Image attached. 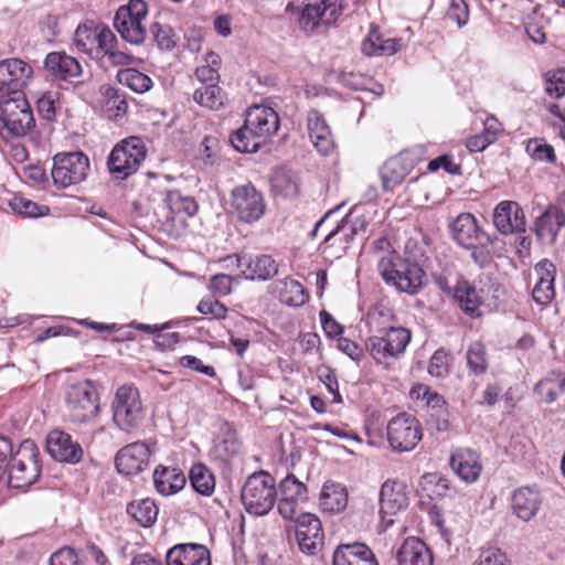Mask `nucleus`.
<instances>
[{
	"label": "nucleus",
	"instance_id": "obj_1",
	"mask_svg": "<svg viewBox=\"0 0 565 565\" xmlns=\"http://www.w3.org/2000/svg\"><path fill=\"white\" fill-rule=\"evenodd\" d=\"M41 471L40 449L33 440L24 439L14 449L11 439L0 436V482L7 478L9 487H29Z\"/></svg>",
	"mask_w": 565,
	"mask_h": 565
},
{
	"label": "nucleus",
	"instance_id": "obj_2",
	"mask_svg": "<svg viewBox=\"0 0 565 565\" xmlns=\"http://www.w3.org/2000/svg\"><path fill=\"white\" fill-rule=\"evenodd\" d=\"M377 269L384 281L399 292L416 295L424 285L423 268L416 262L403 259L396 253L382 257Z\"/></svg>",
	"mask_w": 565,
	"mask_h": 565
},
{
	"label": "nucleus",
	"instance_id": "obj_3",
	"mask_svg": "<svg viewBox=\"0 0 565 565\" xmlns=\"http://www.w3.org/2000/svg\"><path fill=\"white\" fill-rule=\"evenodd\" d=\"M241 498L249 514H267L277 500L274 477L264 470L252 473L243 486Z\"/></svg>",
	"mask_w": 565,
	"mask_h": 565
},
{
	"label": "nucleus",
	"instance_id": "obj_4",
	"mask_svg": "<svg viewBox=\"0 0 565 565\" xmlns=\"http://www.w3.org/2000/svg\"><path fill=\"white\" fill-rule=\"evenodd\" d=\"M65 404L71 420L85 423L94 418L99 409V394L89 380L71 383L65 388Z\"/></svg>",
	"mask_w": 565,
	"mask_h": 565
},
{
	"label": "nucleus",
	"instance_id": "obj_5",
	"mask_svg": "<svg viewBox=\"0 0 565 565\" xmlns=\"http://www.w3.org/2000/svg\"><path fill=\"white\" fill-rule=\"evenodd\" d=\"M148 4L143 0H130L121 6L114 18V26L128 43L139 45L145 42L147 29L143 21L148 15Z\"/></svg>",
	"mask_w": 565,
	"mask_h": 565
},
{
	"label": "nucleus",
	"instance_id": "obj_6",
	"mask_svg": "<svg viewBox=\"0 0 565 565\" xmlns=\"http://www.w3.org/2000/svg\"><path fill=\"white\" fill-rule=\"evenodd\" d=\"M0 120L13 137H23L34 128L35 120L23 92L0 99Z\"/></svg>",
	"mask_w": 565,
	"mask_h": 565
},
{
	"label": "nucleus",
	"instance_id": "obj_7",
	"mask_svg": "<svg viewBox=\"0 0 565 565\" xmlns=\"http://www.w3.org/2000/svg\"><path fill=\"white\" fill-rule=\"evenodd\" d=\"M142 419V406L139 392L131 385H124L116 392L113 402V422L121 430L129 433L137 428Z\"/></svg>",
	"mask_w": 565,
	"mask_h": 565
},
{
	"label": "nucleus",
	"instance_id": "obj_8",
	"mask_svg": "<svg viewBox=\"0 0 565 565\" xmlns=\"http://www.w3.org/2000/svg\"><path fill=\"white\" fill-rule=\"evenodd\" d=\"M143 158L145 150L139 138L122 140L108 156V172L117 180H125L138 170Z\"/></svg>",
	"mask_w": 565,
	"mask_h": 565
},
{
	"label": "nucleus",
	"instance_id": "obj_9",
	"mask_svg": "<svg viewBox=\"0 0 565 565\" xmlns=\"http://www.w3.org/2000/svg\"><path fill=\"white\" fill-rule=\"evenodd\" d=\"M89 170V160L83 152L57 153L53 158L52 178L56 185L66 188L84 181Z\"/></svg>",
	"mask_w": 565,
	"mask_h": 565
},
{
	"label": "nucleus",
	"instance_id": "obj_10",
	"mask_svg": "<svg viewBox=\"0 0 565 565\" xmlns=\"http://www.w3.org/2000/svg\"><path fill=\"white\" fill-rule=\"evenodd\" d=\"M422 427L419 422L406 413L393 417L386 426V438L395 451H411L420 441Z\"/></svg>",
	"mask_w": 565,
	"mask_h": 565
},
{
	"label": "nucleus",
	"instance_id": "obj_11",
	"mask_svg": "<svg viewBox=\"0 0 565 565\" xmlns=\"http://www.w3.org/2000/svg\"><path fill=\"white\" fill-rule=\"evenodd\" d=\"M411 331L403 327H390L383 337L366 340V350L377 362L387 358H398L411 341Z\"/></svg>",
	"mask_w": 565,
	"mask_h": 565
},
{
	"label": "nucleus",
	"instance_id": "obj_12",
	"mask_svg": "<svg viewBox=\"0 0 565 565\" xmlns=\"http://www.w3.org/2000/svg\"><path fill=\"white\" fill-rule=\"evenodd\" d=\"M343 8L337 0H307L299 18L300 28L312 33L321 22L330 25L339 19Z\"/></svg>",
	"mask_w": 565,
	"mask_h": 565
},
{
	"label": "nucleus",
	"instance_id": "obj_13",
	"mask_svg": "<svg viewBox=\"0 0 565 565\" xmlns=\"http://www.w3.org/2000/svg\"><path fill=\"white\" fill-rule=\"evenodd\" d=\"M231 196L233 212L242 222L253 223L264 215V198L254 185H238L233 189Z\"/></svg>",
	"mask_w": 565,
	"mask_h": 565
},
{
	"label": "nucleus",
	"instance_id": "obj_14",
	"mask_svg": "<svg viewBox=\"0 0 565 565\" xmlns=\"http://www.w3.org/2000/svg\"><path fill=\"white\" fill-rule=\"evenodd\" d=\"M77 49L90 57L102 58L106 54V25L94 20L79 24L74 34Z\"/></svg>",
	"mask_w": 565,
	"mask_h": 565
},
{
	"label": "nucleus",
	"instance_id": "obj_15",
	"mask_svg": "<svg viewBox=\"0 0 565 565\" xmlns=\"http://www.w3.org/2000/svg\"><path fill=\"white\" fill-rule=\"evenodd\" d=\"M278 512L286 520H292L298 513L300 503L307 501V486L292 473L287 475L278 486Z\"/></svg>",
	"mask_w": 565,
	"mask_h": 565
},
{
	"label": "nucleus",
	"instance_id": "obj_16",
	"mask_svg": "<svg viewBox=\"0 0 565 565\" xmlns=\"http://www.w3.org/2000/svg\"><path fill=\"white\" fill-rule=\"evenodd\" d=\"M407 504L406 486L399 481L386 480L380 492V514L386 529L394 524L392 516Z\"/></svg>",
	"mask_w": 565,
	"mask_h": 565
},
{
	"label": "nucleus",
	"instance_id": "obj_17",
	"mask_svg": "<svg viewBox=\"0 0 565 565\" xmlns=\"http://www.w3.org/2000/svg\"><path fill=\"white\" fill-rule=\"evenodd\" d=\"M150 456L151 450L146 443H131L117 452L115 466L117 471L121 475H138L149 466Z\"/></svg>",
	"mask_w": 565,
	"mask_h": 565
},
{
	"label": "nucleus",
	"instance_id": "obj_18",
	"mask_svg": "<svg viewBox=\"0 0 565 565\" xmlns=\"http://www.w3.org/2000/svg\"><path fill=\"white\" fill-rule=\"evenodd\" d=\"M493 224L503 235L524 234L526 232L524 211L515 201H501L495 205Z\"/></svg>",
	"mask_w": 565,
	"mask_h": 565
},
{
	"label": "nucleus",
	"instance_id": "obj_19",
	"mask_svg": "<svg viewBox=\"0 0 565 565\" xmlns=\"http://www.w3.org/2000/svg\"><path fill=\"white\" fill-rule=\"evenodd\" d=\"M31 67L19 58L0 61V99H7L14 92H22L25 79L31 75Z\"/></svg>",
	"mask_w": 565,
	"mask_h": 565
},
{
	"label": "nucleus",
	"instance_id": "obj_20",
	"mask_svg": "<svg viewBox=\"0 0 565 565\" xmlns=\"http://www.w3.org/2000/svg\"><path fill=\"white\" fill-rule=\"evenodd\" d=\"M563 226H565V210L556 204H548L534 220L533 232L540 243L554 245Z\"/></svg>",
	"mask_w": 565,
	"mask_h": 565
},
{
	"label": "nucleus",
	"instance_id": "obj_21",
	"mask_svg": "<svg viewBox=\"0 0 565 565\" xmlns=\"http://www.w3.org/2000/svg\"><path fill=\"white\" fill-rule=\"evenodd\" d=\"M245 124L265 145L278 131L279 117L271 107L254 105L246 111Z\"/></svg>",
	"mask_w": 565,
	"mask_h": 565
},
{
	"label": "nucleus",
	"instance_id": "obj_22",
	"mask_svg": "<svg viewBox=\"0 0 565 565\" xmlns=\"http://www.w3.org/2000/svg\"><path fill=\"white\" fill-rule=\"evenodd\" d=\"M234 257L237 268L246 279L264 281L278 273V265L270 255L237 254Z\"/></svg>",
	"mask_w": 565,
	"mask_h": 565
},
{
	"label": "nucleus",
	"instance_id": "obj_23",
	"mask_svg": "<svg viewBox=\"0 0 565 565\" xmlns=\"http://www.w3.org/2000/svg\"><path fill=\"white\" fill-rule=\"evenodd\" d=\"M370 216L361 212V207H352L342 218V221L324 237L322 244L320 245V250L326 253L327 249L331 246V241L334 239V237L340 233L343 234L345 244L353 239L354 236L366 233V230L370 225Z\"/></svg>",
	"mask_w": 565,
	"mask_h": 565
},
{
	"label": "nucleus",
	"instance_id": "obj_24",
	"mask_svg": "<svg viewBox=\"0 0 565 565\" xmlns=\"http://www.w3.org/2000/svg\"><path fill=\"white\" fill-rule=\"evenodd\" d=\"M296 539L301 552L312 555L323 543V530L319 518L301 513L296 519Z\"/></svg>",
	"mask_w": 565,
	"mask_h": 565
},
{
	"label": "nucleus",
	"instance_id": "obj_25",
	"mask_svg": "<svg viewBox=\"0 0 565 565\" xmlns=\"http://www.w3.org/2000/svg\"><path fill=\"white\" fill-rule=\"evenodd\" d=\"M417 161L409 151H402L382 166L380 175L385 191H393L415 168Z\"/></svg>",
	"mask_w": 565,
	"mask_h": 565
},
{
	"label": "nucleus",
	"instance_id": "obj_26",
	"mask_svg": "<svg viewBox=\"0 0 565 565\" xmlns=\"http://www.w3.org/2000/svg\"><path fill=\"white\" fill-rule=\"evenodd\" d=\"M46 451L56 461L77 463L83 457L81 445L74 441L71 435L54 429L46 438Z\"/></svg>",
	"mask_w": 565,
	"mask_h": 565
},
{
	"label": "nucleus",
	"instance_id": "obj_27",
	"mask_svg": "<svg viewBox=\"0 0 565 565\" xmlns=\"http://www.w3.org/2000/svg\"><path fill=\"white\" fill-rule=\"evenodd\" d=\"M452 239L461 247H473L476 242L489 241V234L478 225L471 213H460L450 224Z\"/></svg>",
	"mask_w": 565,
	"mask_h": 565
},
{
	"label": "nucleus",
	"instance_id": "obj_28",
	"mask_svg": "<svg viewBox=\"0 0 565 565\" xmlns=\"http://www.w3.org/2000/svg\"><path fill=\"white\" fill-rule=\"evenodd\" d=\"M537 281L532 290L533 300L540 306H547L555 297L556 266L550 259H541L534 266Z\"/></svg>",
	"mask_w": 565,
	"mask_h": 565
},
{
	"label": "nucleus",
	"instance_id": "obj_29",
	"mask_svg": "<svg viewBox=\"0 0 565 565\" xmlns=\"http://www.w3.org/2000/svg\"><path fill=\"white\" fill-rule=\"evenodd\" d=\"M166 561L167 565H211L209 550L195 543L174 545L167 552Z\"/></svg>",
	"mask_w": 565,
	"mask_h": 565
},
{
	"label": "nucleus",
	"instance_id": "obj_30",
	"mask_svg": "<svg viewBox=\"0 0 565 565\" xmlns=\"http://www.w3.org/2000/svg\"><path fill=\"white\" fill-rule=\"evenodd\" d=\"M542 502L543 498L537 490L530 487H522L516 489L512 494V512L518 519L529 522L535 518L541 509Z\"/></svg>",
	"mask_w": 565,
	"mask_h": 565
},
{
	"label": "nucleus",
	"instance_id": "obj_31",
	"mask_svg": "<svg viewBox=\"0 0 565 565\" xmlns=\"http://www.w3.org/2000/svg\"><path fill=\"white\" fill-rule=\"evenodd\" d=\"M307 127L310 140L317 150L323 156L330 154L334 149V141L331 129L322 114L316 109L309 110Z\"/></svg>",
	"mask_w": 565,
	"mask_h": 565
},
{
	"label": "nucleus",
	"instance_id": "obj_32",
	"mask_svg": "<svg viewBox=\"0 0 565 565\" xmlns=\"http://www.w3.org/2000/svg\"><path fill=\"white\" fill-rule=\"evenodd\" d=\"M333 565H379L372 550L359 542L339 545L333 553Z\"/></svg>",
	"mask_w": 565,
	"mask_h": 565
},
{
	"label": "nucleus",
	"instance_id": "obj_33",
	"mask_svg": "<svg viewBox=\"0 0 565 565\" xmlns=\"http://www.w3.org/2000/svg\"><path fill=\"white\" fill-rule=\"evenodd\" d=\"M398 565H434L433 554L428 546L414 536L407 537L396 553Z\"/></svg>",
	"mask_w": 565,
	"mask_h": 565
},
{
	"label": "nucleus",
	"instance_id": "obj_34",
	"mask_svg": "<svg viewBox=\"0 0 565 565\" xmlns=\"http://www.w3.org/2000/svg\"><path fill=\"white\" fill-rule=\"evenodd\" d=\"M450 466L457 476L468 483L475 482L482 470L479 454L468 448L454 454L450 458Z\"/></svg>",
	"mask_w": 565,
	"mask_h": 565
},
{
	"label": "nucleus",
	"instance_id": "obj_35",
	"mask_svg": "<svg viewBox=\"0 0 565 565\" xmlns=\"http://www.w3.org/2000/svg\"><path fill=\"white\" fill-rule=\"evenodd\" d=\"M45 70L56 79L68 81L82 73L78 61L64 52H51L44 60Z\"/></svg>",
	"mask_w": 565,
	"mask_h": 565
},
{
	"label": "nucleus",
	"instance_id": "obj_36",
	"mask_svg": "<svg viewBox=\"0 0 565 565\" xmlns=\"http://www.w3.org/2000/svg\"><path fill=\"white\" fill-rule=\"evenodd\" d=\"M153 482L159 493L171 495L184 488L186 478L178 467L159 465L153 472Z\"/></svg>",
	"mask_w": 565,
	"mask_h": 565
},
{
	"label": "nucleus",
	"instance_id": "obj_37",
	"mask_svg": "<svg viewBox=\"0 0 565 565\" xmlns=\"http://www.w3.org/2000/svg\"><path fill=\"white\" fill-rule=\"evenodd\" d=\"M321 507L330 512H340L348 504V492L340 483L326 482L320 494Z\"/></svg>",
	"mask_w": 565,
	"mask_h": 565
},
{
	"label": "nucleus",
	"instance_id": "obj_38",
	"mask_svg": "<svg viewBox=\"0 0 565 565\" xmlns=\"http://www.w3.org/2000/svg\"><path fill=\"white\" fill-rule=\"evenodd\" d=\"M192 488L202 495H211L215 489L213 471L204 463H194L189 472Z\"/></svg>",
	"mask_w": 565,
	"mask_h": 565
},
{
	"label": "nucleus",
	"instance_id": "obj_39",
	"mask_svg": "<svg viewBox=\"0 0 565 565\" xmlns=\"http://www.w3.org/2000/svg\"><path fill=\"white\" fill-rule=\"evenodd\" d=\"M193 100L202 107L218 110L225 105L226 94L217 84L201 85L195 89Z\"/></svg>",
	"mask_w": 565,
	"mask_h": 565
},
{
	"label": "nucleus",
	"instance_id": "obj_40",
	"mask_svg": "<svg viewBox=\"0 0 565 565\" xmlns=\"http://www.w3.org/2000/svg\"><path fill=\"white\" fill-rule=\"evenodd\" d=\"M126 510L143 527L151 526L157 521L159 513L154 501L149 498L130 502Z\"/></svg>",
	"mask_w": 565,
	"mask_h": 565
},
{
	"label": "nucleus",
	"instance_id": "obj_41",
	"mask_svg": "<svg viewBox=\"0 0 565 565\" xmlns=\"http://www.w3.org/2000/svg\"><path fill=\"white\" fill-rule=\"evenodd\" d=\"M454 298L459 307L470 316L475 315L481 305L479 291L465 280L459 281L455 287Z\"/></svg>",
	"mask_w": 565,
	"mask_h": 565
},
{
	"label": "nucleus",
	"instance_id": "obj_42",
	"mask_svg": "<svg viewBox=\"0 0 565 565\" xmlns=\"http://www.w3.org/2000/svg\"><path fill=\"white\" fill-rule=\"evenodd\" d=\"M241 443L235 433L226 430L220 434L214 440L213 456L215 459L226 462L238 455Z\"/></svg>",
	"mask_w": 565,
	"mask_h": 565
},
{
	"label": "nucleus",
	"instance_id": "obj_43",
	"mask_svg": "<svg viewBox=\"0 0 565 565\" xmlns=\"http://www.w3.org/2000/svg\"><path fill=\"white\" fill-rule=\"evenodd\" d=\"M270 182L273 189L284 196H294L298 193V178L290 169L284 167L276 169Z\"/></svg>",
	"mask_w": 565,
	"mask_h": 565
},
{
	"label": "nucleus",
	"instance_id": "obj_44",
	"mask_svg": "<svg viewBox=\"0 0 565 565\" xmlns=\"http://www.w3.org/2000/svg\"><path fill=\"white\" fill-rule=\"evenodd\" d=\"M535 393L546 403H553L559 393L565 391V376L562 373H552L541 380L534 387Z\"/></svg>",
	"mask_w": 565,
	"mask_h": 565
},
{
	"label": "nucleus",
	"instance_id": "obj_45",
	"mask_svg": "<svg viewBox=\"0 0 565 565\" xmlns=\"http://www.w3.org/2000/svg\"><path fill=\"white\" fill-rule=\"evenodd\" d=\"M116 77L121 85L139 94L148 92L153 85L152 79L148 75L136 68L118 70Z\"/></svg>",
	"mask_w": 565,
	"mask_h": 565
},
{
	"label": "nucleus",
	"instance_id": "obj_46",
	"mask_svg": "<svg viewBox=\"0 0 565 565\" xmlns=\"http://www.w3.org/2000/svg\"><path fill=\"white\" fill-rule=\"evenodd\" d=\"M279 285V299L281 302L288 306L299 307L307 301L308 295L299 281L286 278L280 280Z\"/></svg>",
	"mask_w": 565,
	"mask_h": 565
},
{
	"label": "nucleus",
	"instance_id": "obj_47",
	"mask_svg": "<svg viewBox=\"0 0 565 565\" xmlns=\"http://www.w3.org/2000/svg\"><path fill=\"white\" fill-rule=\"evenodd\" d=\"M164 203L174 214L193 216L198 211L196 201L192 196L182 194L179 190L169 191L166 194Z\"/></svg>",
	"mask_w": 565,
	"mask_h": 565
},
{
	"label": "nucleus",
	"instance_id": "obj_48",
	"mask_svg": "<svg viewBox=\"0 0 565 565\" xmlns=\"http://www.w3.org/2000/svg\"><path fill=\"white\" fill-rule=\"evenodd\" d=\"M231 143L238 152L245 153L257 152L263 146L260 139L249 131L245 122L243 127L231 135Z\"/></svg>",
	"mask_w": 565,
	"mask_h": 565
},
{
	"label": "nucleus",
	"instance_id": "obj_49",
	"mask_svg": "<svg viewBox=\"0 0 565 565\" xmlns=\"http://www.w3.org/2000/svg\"><path fill=\"white\" fill-rule=\"evenodd\" d=\"M466 358L468 367L475 375H481L487 372L488 361L483 343L479 341L472 342L467 350Z\"/></svg>",
	"mask_w": 565,
	"mask_h": 565
},
{
	"label": "nucleus",
	"instance_id": "obj_50",
	"mask_svg": "<svg viewBox=\"0 0 565 565\" xmlns=\"http://www.w3.org/2000/svg\"><path fill=\"white\" fill-rule=\"evenodd\" d=\"M150 32L161 51H171L177 46L179 38L170 25L156 22L151 24Z\"/></svg>",
	"mask_w": 565,
	"mask_h": 565
},
{
	"label": "nucleus",
	"instance_id": "obj_51",
	"mask_svg": "<svg viewBox=\"0 0 565 565\" xmlns=\"http://www.w3.org/2000/svg\"><path fill=\"white\" fill-rule=\"evenodd\" d=\"M9 205L13 212L24 217L44 216L50 212V209L46 205H39L38 203L22 196H14L10 200Z\"/></svg>",
	"mask_w": 565,
	"mask_h": 565
},
{
	"label": "nucleus",
	"instance_id": "obj_52",
	"mask_svg": "<svg viewBox=\"0 0 565 565\" xmlns=\"http://www.w3.org/2000/svg\"><path fill=\"white\" fill-rule=\"evenodd\" d=\"M545 93L553 98L565 95V68H557L544 75Z\"/></svg>",
	"mask_w": 565,
	"mask_h": 565
},
{
	"label": "nucleus",
	"instance_id": "obj_53",
	"mask_svg": "<svg viewBox=\"0 0 565 565\" xmlns=\"http://www.w3.org/2000/svg\"><path fill=\"white\" fill-rule=\"evenodd\" d=\"M526 151L532 159L554 163L556 160L554 148L540 139H532L526 146Z\"/></svg>",
	"mask_w": 565,
	"mask_h": 565
},
{
	"label": "nucleus",
	"instance_id": "obj_54",
	"mask_svg": "<svg viewBox=\"0 0 565 565\" xmlns=\"http://www.w3.org/2000/svg\"><path fill=\"white\" fill-rule=\"evenodd\" d=\"M493 243L489 235V241L476 242L473 247H465L471 250V258L480 268H484L492 263L493 253L490 245Z\"/></svg>",
	"mask_w": 565,
	"mask_h": 565
},
{
	"label": "nucleus",
	"instance_id": "obj_55",
	"mask_svg": "<svg viewBox=\"0 0 565 565\" xmlns=\"http://www.w3.org/2000/svg\"><path fill=\"white\" fill-rule=\"evenodd\" d=\"M424 490L430 491V497H444L449 489L448 480L438 473H426L422 477Z\"/></svg>",
	"mask_w": 565,
	"mask_h": 565
},
{
	"label": "nucleus",
	"instance_id": "obj_56",
	"mask_svg": "<svg viewBox=\"0 0 565 565\" xmlns=\"http://www.w3.org/2000/svg\"><path fill=\"white\" fill-rule=\"evenodd\" d=\"M50 565H84V562L74 548L64 546L51 555Z\"/></svg>",
	"mask_w": 565,
	"mask_h": 565
},
{
	"label": "nucleus",
	"instance_id": "obj_57",
	"mask_svg": "<svg viewBox=\"0 0 565 565\" xmlns=\"http://www.w3.org/2000/svg\"><path fill=\"white\" fill-rule=\"evenodd\" d=\"M473 565H511L505 553L500 548L482 550Z\"/></svg>",
	"mask_w": 565,
	"mask_h": 565
},
{
	"label": "nucleus",
	"instance_id": "obj_58",
	"mask_svg": "<svg viewBox=\"0 0 565 565\" xmlns=\"http://www.w3.org/2000/svg\"><path fill=\"white\" fill-rule=\"evenodd\" d=\"M428 373L435 377H443L448 373V354L444 349L437 350L430 358Z\"/></svg>",
	"mask_w": 565,
	"mask_h": 565
},
{
	"label": "nucleus",
	"instance_id": "obj_59",
	"mask_svg": "<svg viewBox=\"0 0 565 565\" xmlns=\"http://www.w3.org/2000/svg\"><path fill=\"white\" fill-rule=\"evenodd\" d=\"M198 311L205 316H211L215 319H224L227 313V308L212 298L202 299L198 305Z\"/></svg>",
	"mask_w": 565,
	"mask_h": 565
},
{
	"label": "nucleus",
	"instance_id": "obj_60",
	"mask_svg": "<svg viewBox=\"0 0 565 565\" xmlns=\"http://www.w3.org/2000/svg\"><path fill=\"white\" fill-rule=\"evenodd\" d=\"M447 17L455 21L459 28H462L469 20L468 4L465 0H451Z\"/></svg>",
	"mask_w": 565,
	"mask_h": 565
},
{
	"label": "nucleus",
	"instance_id": "obj_61",
	"mask_svg": "<svg viewBox=\"0 0 565 565\" xmlns=\"http://www.w3.org/2000/svg\"><path fill=\"white\" fill-rule=\"evenodd\" d=\"M128 103L125 98H120L118 92L108 87V118H118L127 113Z\"/></svg>",
	"mask_w": 565,
	"mask_h": 565
},
{
	"label": "nucleus",
	"instance_id": "obj_62",
	"mask_svg": "<svg viewBox=\"0 0 565 565\" xmlns=\"http://www.w3.org/2000/svg\"><path fill=\"white\" fill-rule=\"evenodd\" d=\"M234 278L227 274H216L211 277L209 288L220 296L230 295Z\"/></svg>",
	"mask_w": 565,
	"mask_h": 565
},
{
	"label": "nucleus",
	"instance_id": "obj_63",
	"mask_svg": "<svg viewBox=\"0 0 565 565\" xmlns=\"http://www.w3.org/2000/svg\"><path fill=\"white\" fill-rule=\"evenodd\" d=\"M117 42V38L108 29V61L114 65H130L134 63L135 57L128 53L113 50L111 43Z\"/></svg>",
	"mask_w": 565,
	"mask_h": 565
},
{
	"label": "nucleus",
	"instance_id": "obj_64",
	"mask_svg": "<svg viewBox=\"0 0 565 565\" xmlns=\"http://www.w3.org/2000/svg\"><path fill=\"white\" fill-rule=\"evenodd\" d=\"M384 40L385 39L377 30L372 29L367 38L362 43L363 53L369 56L377 55L380 52L377 49L381 47Z\"/></svg>",
	"mask_w": 565,
	"mask_h": 565
}]
</instances>
